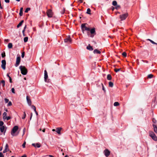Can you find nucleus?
Here are the masks:
<instances>
[{"mask_svg": "<svg viewBox=\"0 0 157 157\" xmlns=\"http://www.w3.org/2000/svg\"><path fill=\"white\" fill-rule=\"evenodd\" d=\"M19 68L21 70V73L23 75H25L27 74L28 70L24 66H21L19 67Z\"/></svg>", "mask_w": 157, "mask_h": 157, "instance_id": "1", "label": "nucleus"}, {"mask_svg": "<svg viewBox=\"0 0 157 157\" xmlns=\"http://www.w3.org/2000/svg\"><path fill=\"white\" fill-rule=\"evenodd\" d=\"M149 135L155 141L157 140V137L154 133L152 131H150L149 132Z\"/></svg>", "mask_w": 157, "mask_h": 157, "instance_id": "2", "label": "nucleus"}, {"mask_svg": "<svg viewBox=\"0 0 157 157\" xmlns=\"http://www.w3.org/2000/svg\"><path fill=\"white\" fill-rule=\"evenodd\" d=\"M86 24H82L81 25V29L83 33H84V31L85 30L88 31H89L90 30V28H88L85 26Z\"/></svg>", "mask_w": 157, "mask_h": 157, "instance_id": "3", "label": "nucleus"}, {"mask_svg": "<svg viewBox=\"0 0 157 157\" xmlns=\"http://www.w3.org/2000/svg\"><path fill=\"white\" fill-rule=\"evenodd\" d=\"M128 16V13H126L120 15V18L121 19V21H123L125 20Z\"/></svg>", "mask_w": 157, "mask_h": 157, "instance_id": "4", "label": "nucleus"}, {"mask_svg": "<svg viewBox=\"0 0 157 157\" xmlns=\"http://www.w3.org/2000/svg\"><path fill=\"white\" fill-rule=\"evenodd\" d=\"M152 121L154 123V124H153V126L154 128V131L155 133H157V127L156 125L155 124L156 123V121L154 118H153Z\"/></svg>", "mask_w": 157, "mask_h": 157, "instance_id": "5", "label": "nucleus"}, {"mask_svg": "<svg viewBox=\"0 0 157 157\" xmlns=\"http://www.w3.org/2000/svg\"><path fill=\"white\" fill-rule=\"evenodd\" d=\"M18 127L17 126H15L13 128L11 132V134L13 136H14V133L17 132L18 129Z\"/></svg>", "mask_w": 157, "mask_h": 157, "instance_id": "6", "label": "nucleus"}, {"mask_svg": "<svg viewBox=\"0 0 157 157\" xmlns=\"http://www.w3.org/2000/svg\"><path fill=\"white\" fill-rule=\"evenodd\" d=\"M90 33L91 35L90 36V37H93L94 36V35L96 34V32L95 30V28H93L91 29V30L90 29Z\"/></svg>", "mask_w": 157, "mask_h": 157, "instance_id": "7", "label": "nucleus"}, {"mask_svg": "<svg viewBox=\"0 0 157 157\" xmlns=\"http://www.w3.org/2000/svg\"><path fill=\"white\" fill-rule=\"evenodd\" d=\"M48 78V73L46 70H45L44 71V81L46 82H49V80L47 79Z\"/></svg>", "mask_w": 157, "mask_h": 157, "instance_id": "8", "label": "nucleus"}, {"mask_svg": "<svg viewBox=\"0 0 157 157\" xmlns=\"http://www.w3.org/2000/svg\"><path fill=\"white\" fill-rule=\"evenodd\" d=\"M64 41L65 43L69 44L71 43L72 40L69 36L64 39Z\"/></svg>", "mask_w": 157, "mask_h": 157, "instance_id": "9", "label": "nucleus"}, {"mask_svg": "<svg viewBox=\"0 0 157 157\" xmlns=\"http://www.w3.org/2000/svg\"><path fill=\"white\" fill-rule=\"evenodd\" d=\"M21 60V57L20 56L17 57L16 59V63L15 66L16 67H17L19 64Z\"/></svg>", "mask_w": 157, "mask_h": 157, "instance_id": "10", "label": "nucleus"}, {"mask_svg": "<svg viewBox=\"0 0 157 157\" xmlns=\"http://www.w3.org/2000/svg\"><path fill=\"white\" fill-rule=\"evenodd\" d=\"M6 61L5 60H3L2 61L1 67L3 70L6 69Z\"/></svg>", "mask_w": 157, "mask_h": 157, "instance_id": "11", "label": "nucleus"}, {"mask_svg": "<svg viewBox=\"0 0 157 157\" xmlns=\"http://www.w3.org/2000/svg\"><path fill=\"white\" fill-rule=\"evenodd\" d=\"M62 129L61 128H56V129H52V131L53 132H56L58 134H60V131Z\"/></svg>", "mask_w": 157, "mask_h": 157, "instance_id": "12", "label": "nucleus"}, {"mask_svg": "<svg viewBox=\"0 0 157 157\" xmlns=\"http://www.w3.org/2000/svg\"><path fill=\"white\" fill-rule=\"evenodd\" d=\"M103 152L106 157H108L110 154V151L108 149H105Z\"/></svg>", "mask_w": 157, "mask_h": 157, "instance_id": "13", "label": "nucleus"}, {"mask_svg": "<svg viewBox=\"0 0 157 157\" xmlns=\"http://www.w3.org/2000/svg\"><path fill=\"white\" fill-rule=\"evenodd\" d=\"M48 16L49 17H51L52 16V11L51 10H48L47 12Z\"/></svg>", "mask_w": 157, "mask_h": 157, "instance_id": "14", "label": "nucleus"}, {"mask_svg": "<svg viewBox=\"0 0 157 157\" xmlns=\"http://www.w3.org/2000/svg\"><path fill=\"white\" fill-rule=\"evenodd\" d=\"M5 126H2V127H0V131L2 132H4V134H5V132L6 131V129H5Z\"/></svg>", "mask_w": 157, "mask_h": 157, "instance_id": "15", "label": "nucleus"}, {"mask_svg": "<svg viewBox=\"0 0 157 157\" xmlns=\"http://www.w3.org/2000/svg\"><path fill=\"white\" fill-rule=\"evenodd\" d=\"M26 99L29 105L30 106L31 104V100L29 99V97L28 96H27L26 97Z\"/></svg>", "mask_w": 157, "mask_h": 157, "instance_id": "16", "label": "nucleus"}, {"mask_svg": "<svg viewBox=\"0 0 157 157\" xmlns=\"http://www.w3.org/2000/svg\"><path fill=\"white\" fill-rule=\"evenodd\" d=\"M32 145L34 147H40V145L39 143H36V144H32Z\"/></svg>", "mask_w": 157, "mask_h": 157, "instance_id": "17", "label": "nucleus"}, {"mask_svg": "<svg viewBox=\"0 0 157 157\" xmlns=\"http://www.w3.org/2000/svg\"><path fill=\"white\" fill-rule=\"evenodd\" d=\"M86 48L87 49L90 51H92L93 50L92 47L90 46V44H89V45Z\"/></svg>", "mask_w": 157, "mask_h": 157, "instance_id": "18", "label": "nucleus"}, {"mask_svg": "<svg viewBox=\"0 0 157 157\" xmlns=\"http://www.w3.org/2000/svg\"><path fill=\"white\" fill-rule=\"evenodd\" d=\"M23 8L22 7H21L20 9L19 13V15L20 16H22L23 15Z\"/></svg>", "mask_w": 157, "mask_h": 157, "instance_id": "19", "label": "nucleus"}, {"mask_svg": "<svg viewBox=\"0 0 157 157\" xmlns=\"http://www.w3.org/2000/svg\"><path fill=\"white\" fill-rule=\"evenodd\" d=\"M94 53L100 54L101 52L100 51L98 50L97 49H96L94 50Z\"/></svg>", "mask_w": 157, "mask_h": 157, "instance_id": "20", "label": "nucleus"}, {"mask_svg": "<svg viewBox=\"0 0 157 157\" xmlns=\"http://www.w3.org/2000/svg\"><path fill=\"white\" fill-rule=\"evenodd\" d=\"M24 22V20H22L19 23V24L17 25V28H19L20 26H21L22 23Z\"/></svg>", "mask_w": 157, "mask_h": 157, "instance_id": "21", "label": "nucleus"}, {"mask_svg": "<svg viewBox=\"0 0 157 157\" xmlns=\"http://www.w3.org/2000/svg\"><path fill=\"white\" fill-rule=\"evenodd\" d=\"M107 78L108 80H110L112 79L111 75L110 74H108L107 75Z\"/></svg>", "mask_w": 157, "mask_h": 157, "instance_id": "22", "label": "nucleus"}, {"mask_svg": "<svg viewBox=\"0 0 157 157\" xmlns=\"http://www.w3.org/2000/svg\"><path fill=\"white\" fill-rule=\"evenodd\" d=\"M8 47L9 48H11L13 47L12 44L11 43H9L8 45Z\"/></svg>", "mask_w": 157, "mask_h": 157, "instance_id": "23", "label": "nucleus"}, {"mask_svg": "<svg viewBox=\"0 0 157 157\" xmlns=\"http://www.w3.org/2000/svg\"><path fill=\"white\" fill-rule=\"evenodd\" d=\"M117 2L116 1H114L112 2V5L114 6H117Z\"/></svg>", "mask_w": 157, "mask_h": 157, "instance_id": "24", "label": "nucleus"}, {"mask_svg": "<svg viewBox=\"0 0 157 157\" xmlns=\"http://www.w3.org/2000/svg\"><path fill=\"white\" fill-rule=\"evenodd\" d=\"M153 77V75L152 74H149L147 76V78H151Z\"/></svg>", "mask_w": 157, "mask_h": 157, "instance_id": "25", "label": "nucleus"}, {"mask_svg": "<svg viewBox=\"0 0 157 157\" xmlns=\"http://www.w3.org/2000/svg\"><path fill=\"white\" fill-rule=\"evenodd\" d=\"M113 82H109V86L110 87H113Z\"/></svg>", "mask_w": 157, "mask_h": 157, "instance_id": "26", "label": "nucleus"}, {"mask_svg": "<svg viewBox=\"0 0 157 157\" xmlns=\"http://www.w3.org/2000/svg\"><path fill=\"white\" fill-rule=\"evenodd\" d=\"M91 10L90 8H88L87 9L86 13L89 14H91Z\"/></svg>", "mask_w": 157, "mask_h": 157, "instance_id": "27", "label": "nucleus"}, {"mask_svg": "<svg viewBox=\"0 0 157 157\" xmlns=\"http://www.w3.org/2000/svg\"><path fill=\"white\" fill-rule=\"evenodd\" d=\"M113 105L115 106H117L119 105V103L118 102H115L114 103Z\"/></svg>", "mask_w": 157, "mask_h": 157, "instance_id": "28", "label": "nucleus"}, {"mask_svg": "<svg viewBox=\"0 0 157 157\" xmlns=\"http://www.w3.org/2000/svg\"><path fill=\"white\" fill-rule=\"evenodd\" d=\"M28 37H25L24 39V42H27L28 40Z\"/></svg>", "mask_w": 157, "mask_h": 157, "instance_id": "29", "label": "nucleus"}, {"mask_svg": "<svg viewBox=\"0 0 157 157\" xmlns=\"http://www.w3.org/2000/svg\"><path fill=\"white\" fill-rule=\"evenodd\" d=\"M121 70V68H119V69H117V68H115L114 69V70L115 72H117L118 71H120Z\"/></svg>", "mask_w": 157, "mask_h": 157, "instance_id": "30", "label": "nucleus"}, {"mask_svg": "<svg viewBox=\"0 0 157 157\" xmlns=\"http://www.w3.org/2000/svg\"><path fill=\"white\" fill-rule=\"evenodd\" d=\"M147 40L150 41L153 44H157L155 42L153 41H152V40H151L150 39H147Z\"/></svg>", "mask_w": 157, "mask_h": 157, "instance_id": "31", "label": "nucleus"}, {"mask_svg": "<svg viewBox=\"0 0 157 157\" xmlns=\"http://www.w3.org/2000/svg\"><path fill=\"white\" fill-rule=\"evenodd\" d=\"M2 58H4L6 56V54L5 52H3L2 54Z\"/></svg>", "mask_w": 157, "mask_h": 157, "instance_id": "32", "label": "nucleus"}, {"mask_svg": "<svg viewBox=\"0 0 157 157\" xmlns=\"http://www.w3.org/2000/svg\"><path fill=\"white\" fill-rule=\"evenodd\" d=\"M7 114L6 112H4L3 114V118L4 119H5V117H6Z\"/></svg>", "mask_w": 157, "mask_h": 157, "instance_id": "33", "label": "nucleus"}, {"mask_svg": "<svg viewBox=\"0 0 157 157\" xmlns=\"http://www.w3.org/2000/svg\"><path fill=\"white\" fill-rule=\"evenodd\" d=\"M30 9H31L30 8H27L25 11V13H28V12L30 10Z\"/></svg>", "mask_w": 157, "mask_h": 157, "instance_id": "34", "label": "nucleus"}, {"mask_svg": "<svg viewBox=\"0 0 157 157\" xmlns=\"http://www.w3.org/2000/svg\"><path fill=\"white\" fill-rule=\"evenodd\" d=\"M122 55L124 57H126L127 56V53L125 52H123Z\"/></svg>", "mask_w": 157, "mask_h": 157, "instance_id": "35", "label": "nucleus"}, {"mask_svg": "<svg viewBox=\"0 0 157 157\" xmlns=\"http://www.w3.org/2000/svg\"><path fill=\"white\" fill-rule=\"evenodd\" d=\"M26 114L25 113V112H24V114L23 115V116L22 117V119H24L25 118V117H26Z\"/></svg>", "mask_w": 157, "mask_h": 157, "instance_id": "36", "label": "nucleus"}, {"mask_svg": "<svg viewBox=\"0 0 157 157\" xmlns=\"http://www.w3.org/2000/svg\"><path fill=\"white\" fill-rule=\"evenodd\" d=\"M1 82L2 83V86L4 87L5 85V81L4 80H2L1 81Z\"/></svg>", "mask_w": 157, "mask_h": 157, "instance_id": "37", "label": "nucleus"}, {"mask_svg": "<svg viewBox=\"0 0 157 157\" xmlns=\"http://www.w3.org/2000/svg\"><path fill=\"white\" fill-rule=\"evenodd\" d=\"M31 108L34 110V111H36V110L35 106L33 105H32L31 106Z\"/></svg>", "mask_w": 157, "mask_h": 157, "instance_id": "38", "label": "nucleus"}, {"mask_svg": "<svg viewBox=\"0 0 157 157\" xmlns=\"http://www.w3.org/2000/svg\"><path fill=\"white\" fill-rule=\"evenodd\" d=\"M101 85L102 86V89L104 91V92H105V88L103 83H101Z\"/></svg>", "mask_w": 157, "mask_h": 157, "instance_id": "39", "label": "nucleus"}, {"mask_svg": "<svg viewBox=\"0 0 157 157\" xmlns=\"http://www.w3.org/2000/svg\"><path fill=\"white\" fill-rule=\"evenodd\" d=\"M4 124V123L2 121H0V127H2V126H3Z\"/></svg>", "mask_w": 157, "mask_h": 157, "instance_id": "40", "label": "nucleus"}, {"mask_svg": "<svg viewBox=\"0 0 157 157\" xmlns=\"http://www.w3.org/2000/svg\"><path fill=\"white\" fill-rule=\"evenodd\" d=\"M10 118H11V117H10L9 116V117H5V119H6L7 120H9L10 119Z\"/></svg>", "mask_w": 157, "mask_h": 157, "instance_id": "41", "label": "nucleus"}, {"mask_svg": "<svg viewBox=\"0 0 157 157\" xmlns=\"http://www.w3.org/2000/svg\"><path fill=\"white\" fill-rule=\"evenodd\" d=\"M5 101L6 103H7L9 102V99H7L6 98H5Z\"/></svg>", "mask_w": 157, "mask_h": 157, "instance_id": "42", "label": "nucleus"}, {"mask_svg": "<svg viewBox=\"0 0 157 157\" xmlns=\"http://www.w3.org/2000/svg\"><path fill=\"white\" fill-rule=\"evenodd\" d=\"M26 144V142L25 141L22 145V146L23 148L25 147V145Z\"/></svg>", "mask_w": 157, "mask_h": 157, "instance_id": "43", "label": "nucleus"}, {"mask_svg": "<svg viewBox=\"0 0 157 157\" xmlns=\"http://www.w3.org/2000/svg\"><path fill=\"white\" fill-rule=\"evenodd\" d=\"M9 151V149H8V150H7V149H5L3 151V153H5L6 152H7V151Z\"/></svg>", "mask_w": 157, "mask_h": 157, "instance_id": "44", "label": "nucleus"}, {"mask_svg": "<svg viewBox=\"0 0 157 157\" xmlns=\"http://www.w3.org/2000/svg\"><path fill=\"white\" fill-rule=\"evenodd\" d=\"M12 105V103L11 101H9L8 104V106H10Z\"/></svg>", "mask_w": 157, "mask_h": 157, "instance_id": "45", "label": "nucleus"}, {"mask_svg": "<svg viewBox=\"0 0 157 157\" xmlns=\"http://www.w3.org/2000/svg\"><path fill=\"white\" fill-rule=\"evenodd\" d=\"M24 56H25V52H23L22 53V54H21V57L22 58H23L24 57Z\"/></svg>", "mask_w": 157, "mask_h": 157, "instance_id": "46", "label": "nucleus"}, {"mask_svg": "<svg viewBox=\"0 0 157 157\" xmlns=\"http://www.w3.org/2000/svg\"><path fill=\"white\" fill-rule=\"evenodd\" d=\"M116 6L115 8L117 9H119L120 7V6L118 5L117 4V6Z\"/></svg>", "mask_w": 157, "mask_h": 157, "instance_id": "47", "label": "nucleus"}, {"mask_svg": "<svg viewBox=\"0 0 157 157\" xmlns=\"http://www.w3.org/2000/svg\"><path fill=\"white\" fill-rule=\"evenodd\" d=\"M11 91H12V92L13 93H15V90L14 89V88H13L12 89H11Z\"/></svg>", "mask_w": 157, "mask_h": 157, "instance_id": "48", "label": "nucleus"}, {"mask_svg": "<svg viewBox=\"0 0 157 157\" xmlns=\"http://www.w3.org/2000/svg\"><path fill=\"white\" fill-rule=\"evenodd\" d=\"M25 30L24 29H23V30H22V31L23 35L24 36H25Z\"/></svg>", "mask_w": 157, "mask_h": 157, "instance_id": "49", "label": "nucleus"}, {"mask_svg": "<svg viewBox=\"0 0 157 157\" xmlns=\"http://www.w3.org/2000/svg\"><path fill=\"white\" fill-rule=\"evenodd\" d=\"M0 157H4V155L1 152H0Z\"/></svg>", "mask_w": 157, "mask_h": 157, "instance_id": "50", "label": "nucleus"}, {"mask_svg": "<svg viewBox=\"0 0 157 157\" xmlns=\"http://www.w3.org/2000/svg\"><path fill=\"white\" fill-rule=\"evenodd\" d=\"M5 149H7V150H8V149H8V145L7 144H6V145Z\"/></svg>", "mask_w": 157, "mask_h": 157, "instance_id": "51", "label": "nucleus"}, {"mask_svg": "<svg viewBox=\"0 0 157 157\" xmlns=\"http://www.w3.org/2000/svg\"><path fill=\"white\" fill-rule=\"evenodd\" d=\"M9 78V80H10V83H12V78H11V77H10Z\"/></svg>", "mask_w": 157, "mask_h": 157, "instance_id": "52", "label": "nucleus"}, {"mask_svg": "<svg viewBox=\"0 0 157 157\" xmlns=\"http://www.w3.org/2000/svg\"><path fill=\"white\" fill-rule=\"evenodd\" d=\"M5 2L6 3H9L10 2V0H5Z\"/></svg>", "mask_w": 157, "mask_h": 157, "instance_id": "53", "label": "nucleus"}, {"mask_svg": "<svg viewBox=\"0 0 157 157\" xmlns=\"http://www.w3.org/2000/svg\"><path fill=\"white\" fill-rule=\"evenodd\" d=\"M5 41H6V42H8L9 41V39H5Z\"/></svg>", "mask_w": 157, "mask_h": 157, "instance_id": "54", "label": "nucleus"}, {"mask_svg": "<svg viewBox=\"0 0 157 157\" xmlns=\"http://www.w3.org/2000/svg\"><path fill=\"white\" fill-rule=\"evenodd\" d=\"M9 74H10V73H7V75H6L9 78H10V77L9 76Z\"/></svg>", "mask_w": 157, "mask_h": 157, "instance_id": "55", "label": "nucleus"}, {"mask_svg": "<svg viewBox=\"0 0 157 157\" xmlns=\"http://www.w3.org/2000/svg\"><path fill=\"white\" fill-rule=\"evenodd\" d=\"M35 111L36 115L37 116L38 115V113L36 111H36Z\"/></svg>", "mask_w": 157, "mask_h": 157, "instance_id": "56", "label": "nucleus"}, {"mask_svg": "<svg viewBox=\"0 0 157 157\" xmlns=\"http://www.w3.org/2000/svg\"><path fill=\"white\" fill-rule=\"evenodd\" d=\"M0 8L1 9H2V6H1V3L0 1Z\"/></svg>", "mask_w": 157, "mask_h": 157, "instance_id": "57", "label": "nucleus"}, {"mask_svg": "<svg viewBox=\"0 0 157 157\" xmlns=\"http://www.w3.org/2000/svg\"><path fill=\"white\" fill-rule=\"evenodd\" d=\"M111 9L112 10V11H113V10H114V8L113 7H112V8H111Z\"/></svg>", "mask_w": 157, "mask_h": 157, "instance_id": "58", "label": "nucleus"}, {"mask_svg": "<svg viewBox=\"0 0 157 157\" xmlns=\"http://www.w3.org/2000/svg\"><path fill=\"white\" fill-rule=\"evenodd\" d=\"M79 2L80 3H82L83 2L82 1V0H79Z\"/></svg>", "mask_w": 157, "mask_h": 157, "instance_id": "59", "label": "nucleus"}, {"mask_svg": "<svg viewBox=\"0 0 157 157\" xmlns=\"http://www.w3.org/2000/svg\"><path fill=\"white\" fill-rule=\"evenodd\" d=\"M26 155H23L21 157H26Z\"/></svg>", "mask_w": 157, "mask_h": 157, "instance_id": "60", "label": "nucleus"}, {"mask_svg": "<svg viewBox=\"0 0 157 157\" xmlns=\"http://www.w3.org/2000/svg\"><path fill=\"white\" fill-rule=\"evenodd\" d=\"M26 25H25V26L24 27V29H24L25 30V29H26Z\"/></svg>", "mask_w": 157, "mask_h": 157, "instance_id": "61", "label": "nucleus"}, {"mask_svg": "<svg viewBox=\"0 0 157 157\" xmlns=\"http://www.w3.org/2000/svg\"><path fill=\"white\" fill-rule=\"evenodd\" d=\"M32 115H33L32 113H31V116L30 118V120H31V118H32Z\"/></svg>", "mask_w": 157, "mask_h": 157, "instance_id": "62", "label": "nucleus"}, {"mask_svg": "<svg viewBox=\"0 0 157 157\" xmlns=\"http://www.w3.org/2000/svg\"><path fill=\"white\" fill-rule=\"evenodd\" d=\"M48 156L49 157H54L53 156H52V155H48Z\"/></svg>", "mask_w": 157, "mask_h": 157, "instance_id": "63", "label": "nucleus"}, {"mask_svg": "<svg viewBox=\"0 0 157 157\" xmlns=\"http://www.w3.org/2000/svg\"><path fill=\"white\" fill-rule=\"evenodd\" d=\"M42 132H45V129L44 128L43 130H42Z\"/></svg>", "mask_w": 157, "mask_h": 157, "instance_id": "64", "label": "nucleus"}]
</instances>
